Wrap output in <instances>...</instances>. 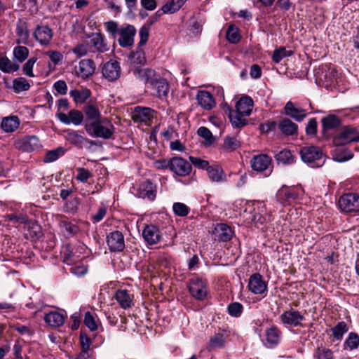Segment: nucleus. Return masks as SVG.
Wrapping results in <instances>:
<instances>
[{"label": "nucleus", "mask_w": 359, "mask_h": 359, "mask_svg": "<svg viewBox=\"0 0 359 359\" xmlns=\"http://www.w3.org/2000/svg\"><path fill=\"white\" fill-rule=\"evenodd\" d=\"M88 134L92 137L110 139L115 132L113 124L107 118H103L95 123H89L85 126Z\"/></svg>", "instance_id": "1"}, {"label": "nucleus", "mask_w": 359, "mask_h": 359, "mask_svg": "<svg viewBox=\"0 0 359 359\" xmlns=\"http://www.w3.org/2000/svg\"><path fill=\"white\" fill-rule=\"evenodd\" d=\"M338 206L344 213L359 212V195L355 193H347L340 196Z\"/></svg>", "instance_id": "2"}, {"label": "nucleus", "mask_w": 359, "mask_h": 359, "mask_svg": "<svg viewBox=\"0 0 359 359\" xmlns=\"http://www.w3.org/2000/svg\"><path fill=\"white\" fill-rule=\"evenodd\" d=\"M131 191L139 198L154 200L156 197V187L151 181H135Z\"/></svg>", "instance_id": "3"}, {"label": "nucleus", "mask_w": 359, "mask_h": 359, "mask_svg": "<svg viewBox=\"0 0 359 359\" xmlns=\"http://www.w3.org/2000/svg\"><path fill=\"white\" fill-rule=\"evenodd\" d=\"M353 142H357V128L353 126H343L333 138V144L335 146H341Z\"/></svg>", "instance_id": "4"}, {"label": "nucleus", "mask_w": 359, "mask_h": 359, "mask_svg": "<svg viewBox=\"0 0 359 359\" xmlns=\"http://www.w3.org/2000/svg\"><path fill=\"white\" fill-rule=\"evenodd\" d=\"M189 292L197 300L204 299L208 294L207 284L199 278H191L188 285Z\"/></svg>", "instance_id": "5"}, {"label": "nucleus", "mask_w": 359, "mask_h": 359, "mask_svg": "<svg viewBox=\"0 0 359 359\" xmlns=\"http://www.w3.org/2000/svg\"><path fill=\"white\" fill-rule=\"evenodd\" d=\"M102 74L103 77L110 82L116 81L121 74L120 63L112 60L108 61L104 64Z\"/></svg>", "instance_id": "6"}, {"label": "nucleus", "mask_w": 359, "mask_h": 359, "mask_svg": "<svg viewBox=\"0 0 359 359\" xmlns=\"http://www.w3.org/2000/svg\"><path fill=\"white\" fill-rule=\"evenodd\" d=\"M119 45L123 48H128L133 45L136 29L133 25H126L119 28Z\"/></svg>", "instance_id": "7"}, {"label": "nucleus", "mask_w": 359, "mask_h": 359, "mask_svg": "<svg viewBox=\"0 0 359 359\" xmlns=\"http://www.w3.org/2000/svg\"><path fill=\"white\" fill-rule=\"evenodd\" d=\"M280 319L285 325L298 327L302 325V322L305 318L299 311L290 309L288 311H284L280 316Z\"/></svg>", "instance_id": "8"}, {"label": "nucleus", "mask_w": 359, "mask_h": 359, "mask_svg": "<svg viewBox=\"0 0 359 359\" xmlns=\"http://www.w3.org/2000/svg\"><path fill=\"white\" fill-rule=\"evenodd\" d=\"M171 171L180 177H185L189 175L192 170L191 165L181 157L170 158Z\"/></svg>", "instance_id": "9"}, {"label": "nucleus", "mask_w": 359, "mask_h": 359, "mask_svg": "<svg viewBox=\"0 0 359 359\" xmlns=\"http://www.w3.org/2000/svg\"><path fill=\"white\" fill-rule=\"evenodd\" d=\"M130 71L135 77L145 83H149L150 86L153 84L157 78L160 77V75L157 74L154 70L149 68L132 67Z\"/></svg>", "instance_id": "10"}, {"label": "nucleus", "mask_w": 359, "mask_h": 359, "mask_svg": "<svg viewBox=\"0 0 359 359\" xmlns=\"http://www.w3.org/2000/svg\"><path fill=\"white\" fill-rule=\"evenodd\" d=\"M107 243L111 252H121L125 248L124 237L119 231L109 233L107 237Z\"/></svg>", "instance_id": "11"}, {"label": "nucleus", "mask_w": 359, "mask_h": 359, "mask_svg": "<svg viewBox=\"0 0 359 359\" xmlns=\"http://www.w3.org/2000/svg\"><path fill=\"white\" fill-rule=\"evenodd\" d=\"M248 289L256 294H262L267 290V284L262 276L258 273L252 274L248 280Z\"/></svg>", "instance_id": "12"}, {"label": "nucleus", "mask_w": 359, "mask_h": 359, "mask_svg": "<svg viewBox=\"0 0 359 359\" xmlns=\"http://www.w3.org/2000/svg\"><path fill=\"white\" fill-rule=\"evenodd\" d=\"M142 236L144 241L148 245H154L158 243L161 238V233L155 225H146L142 231Z\"/></svg>", "instance_id": "13"}, {"label": "nucleus", "mask_w": 359, "mask_h": 359, "mask_svg": "<svg viewBox=\"0 0 359 359\" xmlns=\"http://www.w3.org/2000/svg\"><path fill=\"white\" fill-rule=\"evenodd\" d=\"M301 158L306 163H313L322 158L323 153L319 147L315 146L305 147L300 150Z\"/></svg>", "instance_id": "14"}, {"label": "nucleus", "mask_w": 359, "mask_h": 359, "mask_svg": "<svg viewBox=\"0 0 359 359\" xmlns=\"http://www.w3.org/2000/svg\"><path fill=\"white\" fill-rule=\"evenodd\" d=\"M154 112L150 108L137 107L133 112V119L135 122L149 125L154 118Z\"/></svg>", "instance_id": "15"}, {"label": "nucleus", "mask_w": 359, "mask_h": 359, "mask_svg": "<svg viewBox=\"0 0 359 359\" xmlns=\"http://www.w3.org/2000/svg\"><path fill=\"white\" fill-rule=\"evenodd\" d=\"M53 35L52 29L48 26H37L34 32L36 40L43 46H47L50 43Z\"/></svg>", "instance_id": "16"}, {"label": "nucleus", "mask_w": 359, "mask_h": 359, "mask_svg": "<svg viewBox=\"0 0 359 359\" xmlns=\"http://www.w3.org/2000/svg\"><path fill=\"white\" fill-rule=\"evenodd\" d=\"M285 114L290 116L297 121H302L306 116V111L300 107H297L294 104L289 101L284 107Z\"/></svg>", "instance_id": "17"}, {"label": "nucleus", "mask_w": 359, "mask_h": 359, "mask_svg": "<svg viewBox=\"0 0 359 359\" xmlns=\"http://www.w3.org/2000/svg\"><path fill=\"white\" fill-rule=\"evenodd\" d=\"M90 47L93 52L104 53L109 50V46L105 42L104 36L100 33H94L90 41Z\"/></svg>", "instance_id": "18"}, {"label": "nucleus", "mask_w": 359, "mask_h": 359, "mask_svg": "<svg viewBox=\"0 0 359 359\" xmlns=\"http://www.w3.org/2000/svg\"><path fill=\"white\" fill-rule=\"evenodd\" d=\"M150 87L154 90V95L160 99L166 97L169 92L168 83L161 76L157 78Z\"/></svg>", "instance_id": "19"}, {"label": "nucleus", "mask_w": 359, "mask_h": 359, "mask_svg": "<svg viewBox=\"0 0 359 359\" xmlns=\"http://www.w3.org/2000/svg\"><path fill=\"white\" fill-rule=\"evenodd\" d=\"M271 163V158L266 154L255 156L250 161L251 166L254 170H266Z\"/></svg>", "instance_id": "20"}, {"label": "nucleus", "mask_w": 359, "mask_h": 359, "mask_svg": "<svg viewBox=\"0 0 359 359\" xmlns=\"http://www.w3.org/2000/svg\"><path fill=\"white\" fill-rule=\"evenodd\" d=\"M114 298L123 309H129L133 304V295L126 290H118L115 293Z\"/></svg>", "instance_id": "21"}, {"label": "nucleus", "mask_w": 359, "mask_h": 359, "mask_svg": "<svg viewBox=\"0 0 359 359\" xmlns=\"http://www.w3.org/2000/svg\"><path fill=\"white\" fill-rule=\"evenodd\" d=\"M95 69V65L92 60H81L79 63L76 74L79 76L86 79L91 76Z\"/></svg>", "instance_id": "22"}, {"label": "nucleus", "mask_w": 359, "mask_h": 359, "mask_svg": "<svg viewBox=\"0 0 359 359\" xmlns=\"http://www.w3.org/2000/svg\"><path fill=\"white\" fill-rule=\"evenodd\" d=\"M19 144V148L25 151H32L41 147L39 139L36 135L24 137Z\"/></svg>", "instance_id": "23"}, {"label": "nucleus", "mask_w": 359, "mask_h": 359, "mask_svg": "<svg viewBox=\"0 0 359 359\" xmlns=\"http://www.w3.org/2000/svg\"><path fill=\"white\" fill-rule=\"evenodd\" d=\"M83 112L85 114V126H86L89 123H95L96 121H98L100 119L103 118L101 116L99 109L93 104H89L85 106L83 109Z\"/></svg>", "instance_id": "24"}, {"label": "nucleus", "mask_w": 359, "mask_h": 359, "mask_svg": "<svg viewBox=\"0 0 359 359\" xmlns=\"http://www.w3.org/2000/svg\"><path fill=\"white\" fill-rule=\"evenodd\" d=\"M198 104L204 109L210 110L215 105V100L212 94L205 90L198 91L196 95Z\"/></svg>", "instance_id": "25"}, {"label": "nucleus", "mask_w": 359, "mask_h": 359, "mask_svg": "<svg viewBox=\"0 0 359 359\" xmlns=\"http://www.w3.org/2000/svg\"><path fill=\"white\" fill-rule=\"evenodd\" d=\"M321 123L323 126L322 133L324 135H327V131L340 126L341 121L337 116L329 114L322 118Z\"/></svg>", "instance_id": "26"}, {"label": "nucleus", "mask_w": 359, "mask_h": 359, "mask_svg": "<svg viewBox=\"0 0 359 359\" xmlns=\"http://www.w3.org/2000/svg\"><path fill=\"white\" fill-rule=\"evenodd\" d=\"M65 316L57 311H50L44 316L45 322L51 327H57L65 323Z\"/></svg>", "instance_id": "27"}, {"label": "nucleus", "mask_w": 359, "mask_h": 359, "mask_svg": "<svg viewBox=\"0 0 359 359\" xmlns=\"http://www.w3.org/2000/svg\"><path fill=\"white\" fill-rule=\"evenodd\" d=\"M226 337L225 331L223 330H219L217 332H215L210 339L208 346V349L212 350L222 348L224 346Z\"/></svg>", "instance_id": "28"}, {"label": "nucleus", "mask_w": 359, "mask_h": 359, "mask_svg": "<svg viewBox=\"0 0 359 359\" xmlns=\"http://www.w3.org/2000/svg\"><path fill=\"white\" fill-rule=\"evenodd\" d=\"M253 100L248 96L241 97L236 104V110L245 116H249L252 111Z\"/></svg>", "instance_id": "29"}, {"label": "nucleus", "mask_w": 359, "mask_h": 359, "mask_svg": "<svg viewBox=\"0 0 359 359\" xmlns=\"http://www.w3.org/2000/svg\"><path fill=\"white\" fill-rule=\"evenodd\" d=\"M245 218L248 222H250L257 228H262L266 222L265 217L255 208L248 213Z\"/></svg>", "instance_id": "30"}, {"label": "nucleus", "mask_w": 359, "mask_h": 359, "mask_svg": "<svg viewBox=\"0 0 359 359\" xmlns=\"http://www.w3.org/2000/svg\"><path fill=\"white\" fill-rule=\"evenodd\" d=\"M215 231L219 241L226 242L230 241L233 235V231L230 226L226 224H218L215 227Z\"/></svg>", "instance_id": "31"}, {"label": "nucleus", "mask_w": 359, "mask_h": 359, "mask_svg": "<svg viewBox=\"0 0 359 359\" xmlns=\"http://www.w3.org/2000/svg\"><path fill=\"white\" fill-rule=\"evenodd\" d=\"M280 130L286 135H293L297 132L298 126L290 119L284 118L278 125Z\"/></svg>", "instance_id": "32"}, {"label": "nucleus", "mask_w": 359, "mask_h": 359, "mask_svg": "<svg viewBox=\"0 0 359 359\" xmlns=\"http://www.w3.org/2000/svg\"><path fill=\"white\" fill-rule=\"evenodd\" d=\"M20 125V120L16 116H11L4 118L2 120L1 126L3 130L6 133L13 132Z\"/></svg>", "instance_id": "33"}, {"label": "nucleus", "mask_w": 359, "mask_h": 359, "mask_svg": "<svg viewBox=\"0 0 359 359\" xmlns=\"http://www.w3.org/2000/svg\"><path fill=\"white\" fill-rule=\"evenodd\" d=\"M69 95L75 102L82 104L90 97L91 93L87 88L82 90L75 89L71 90Z\"/></svg>", "instance_id": "34"}, {"label": "nucleus", "mask_w": 359, "mask_h": 359, "mask_svg": "<svg viewBox=\"0 0 359 359\" xmlns=\"http://www.w3.org/2000/svg\"><path fill=\"white\" fill-rule=\"evenodd\" d=\"M20 66L13 63L6 56H2L0 60V70L4 73H11L19 69Z\"/></svg>", "instance_id": "35"}, {"label": "nucleus", "mask_w": 359, "mask_h": 359, "mask_svg": "<svg viewBox=\"0 0 359 359\" xmlns=\"http://www.w3.org/2000/svg\"><path fill=\"white\" fill-rule=\"evenodd\" d=\"M130 63L134 65L133 67H136V65H144L146 63V57L144 52L138 46L135 52H132L129 57Z\"/></svg>", "instance_id": "36"}, {"label": "nucleus", "mask_w": 359, "mask_h": 359, "mask_svg": "<svg viewBox=\"0 0 359 359\" xmlns=\"http://www.w3.org/2000/svg\"><path fill=\"white\" fill-rule=\"evenodd\" d=\"M30 88V84L24 77H18L13 81L12 89L15 93L27 91Z\"/></svg>", "instance_id": "37"}, {"label": "nucleus", "mask_w": 359, "mask_h": 359, "mask_svg": "<svg viewBox=\"0 0 359 359\" xmlns=\"http://www.w3.org/2000/svg\"><path fill=\"white\" fill-rule=\"evenodd\" d=\"M245 115L239 113L237 110L230 112L229 118L233 127L240 128L245 126L248 123L244 118Z\"/></svg>", "instance_id": "38"}, {"label": "nucleus", "mask_w": 359, "mask_h": 359, "mask_svg": "<svg viewBox=\"0 0 359 359\" xmlns=\"http://www.w3.org/2000/svg\"><path fill=\"white\" fill-rule=\"evenodd\" d=\"M206 170L211 180H222L226 177L222 167L218 164L209 165Z\"/></svg>", "instance_id": "39"}, {"label": "nucleus", "mask_w": 359, "mask_h": 359, "mask_svg": "<svg viewBox=\"0 0 359 359\" xmlns=\"http://www.w3.org/2000/svg\"><path fill=\"white\" fill-rule=\"evenodd\" d=\"M348 326L344 321L339 322L331 330L332 336L337 341H341L345 333L348 332Z\"/></svg>", "instance_id": "40"}, {"label": "nucleus", "mask_w": 359, "mask_h": 359, "mask_svg": "<svg viewBox=\"0 0 359 359\" xmlns=\"http://www.w3.org/2000/svg\"><path fill=\"white\" fill-rule=\"evenodd\" d=\"M280 331L276 327H271L266 331V340L271 345H276L280 339Z\"/></svg>", "instance_id": "41"}, {"label": "nucleus", "mask_w": 359, "mask_h": 359, "mask_svg": "<svg viewBox=\"0 0 359 359\" xmlns=\"http://www.w3.org/2000/svg\"><path fill=\"white\" fill-rule=\"evenodd\" d=\"M276 160L282 164H290L294 161V156L290 150L284 149L275 156Z\"/></svg>", "instance_id": "42"}, {"label": "nucleus", "mask_w": 359, "mask_h": 359, "mask_svg": "<svg viewBox=\"0 0 359 359\" xmlns=\"http://www.w3.org/2000/svg\"><path fill=\"white\" fill-rule=\"evenodd\" d=\"M25 224L32 238H39L41 236V226L37 222L28 219V222Z\"/></svg>", "instance_id": "43"}, {"label": "nucleus", "mask_w": 359, "mask_h": 359, "mask_svg": "<svg viewBox=\"0 0 359 359\" xmlns=\"http://www.w3.org/2000/svg\"><path fill=\"white\" fill-rule=\"evenodd\" d=\"M29 53V49L26 46H15L13 49L14 59L21 63L28 57Z\"/></svg>", "instance_id": "44"}, {"label": "nucleus", "mask_w": 359, "mask_h": 359, "mask_svg": "<svg viewBox=\"0 0 359 359\" xmlns=\"http://www.w3.org/2000/svg\"><path fill=\"white\" fill-rule=\"evenodd\" d=\"M226 39L231 43H237L241 39V35L239 34L238 28L231 25L226 31Z\"/></svg>", "instance_id": "45"}, {"label": "nucleus", "mask_w": 359, "mask_h": 359, "mask_svg": "<svg viewBox=\"0 0 359 359\" xmlns=\"http://www.w3.org/2000/svg\"><path fill=\"white\" fill-rule=\"evenodd\" d=\"M359 346V336L355 332H350L348 338L344 342V348H349L350 350L355 349Z\"/></svg>", "instance_id": "46"}, {"label": "nucleus", "mask_w": 359, "mask_h": 359, "mask_svg": "<svg viewBox=\"0 0 359 359\" xmlns=\"http://www.w3.org/2000/svg\"><path fill=\"white\" fill-rule=\"evenodd\" d=\"M80 341L81 346V352L80 354H83L86 358H89L88 351L91 345V339L85 333H81Z\"/></svg>", "instance_id": "47"}, {"label": "nucleus", "mask_w": 359, "mask_h": 359, "mask_svg": "<svg viewBox=\"0 0 359 359\" xmlns=\"http://www.w3.org/2000/svg\"><path fill=\"white\" fill-rule=\"evenodd\" d=\"M172 210L177 216L186 217L190 212V208L184 203L180 202L174 203Z\"/></svg>", "instance_id": "48"}, {"label": "nucleus", "mask_w": 359, "mask_h": 359, "mask_svg": "<svg viewBox=\"0 0 359 359\" xmlns=\"http://www.w3.org/2000/svg\"><path fill=\"white\" fill-rule=\"evenodd\" d=\"M65 153V150L62 147H59L56 149L50 150L46 153L44 156L43 161L45 163H50L56 161L60 156H62Z\"/></svg>", "instance_id": "49"}, {"label": "nucleus", "mask_w": 359, "mask_h": 359, "mask_svg": "<svg viewBox=\"0 0 359 359\" xmlns=\"http://www.w3.org/2000/svg\"><path fill=\"white\" fill-rule=\"evenodd\" d=\"M353 154L348 149L336 150L334 159L337 162H344L351 159Z\"/></svg>", "instance_id": "50"}, {"label": "nucleus", "mask_w": 359, "mask_h": 359, "mask_svg": "<svg viewBox=\"0 0 359 359\" xmlns=\"http://www.w3.org/2000/svg\"><path fill=\"white\" fill-rule=\"evenodd\" d=\"M240 145V142L236 137H226L224 140L223 149L228 151H232L238 148Z\"/></svg>", "instance_id": "51"}, {"label": "nucleus", "mask_w": 359, "mask_h": 359, "mask_svg": "<svg viewBox=\"0 0 359 359\" xmlns=\"http://www.w3.org/2000/svg\"><path fill=\"white\" fill-rule=\"evenodd\" d=\"M292 53V50H287L284 47H280L273 52L272 59L275 63H279L283 58L290 56Z\"/></svg>", "instance_id": "52"}, {"label": "nucleus", "mask_w": 359, "mask_h": 359, "mask_svg": "<svg viewBox=\"0 0 359 359\" xmlns=\"http://www.w3.org/2000/svg\"><path fill=\"white\" fill-rule=\"evenodd\" d=\"M315 356L318 359H333V352L325 347V346H320L318 347L315 351Z\"/></svg>", "instance_id": "53"}, {"label": "nucleus", "mask_w": 359, "mask_h": 359, "mask_svg": "<svg viewBox=\"0 0 359 359\" xmlns=\"http://www.w3.org/2000/svg\"><path fill=\"white\" fill-rule=\"evenodd\" d=\"M227 311L231 316L237 318L242 314L243 306L239 302H233L228 305Z\"/></svg>", "instance_id": "54"}, {"label": "nucleus", "mask_w": 359, "mask_h": 359, "mask_svg": "<svg viewBox=\"0 0 359 359\" xmlns=\"http://www.w3.org/2000/svg\"><path fill=\"white\" fill-rule=\"evenodd\" d=\"M37 61L36 57L29 58L22 67V72L24 74L29 77H34L33 67Z\"/></svg>", "instance_id": "55"}, {"label": "nucleus", "mask_w": 359, "mask_h": 359, "mask_svg": "<svg viewBox=\"0 0 359 359\" xmlns=\"http://www.w3.org/2000/svg\"><path fill=\"white\" fill-rule=\"evenodd\" d=\"M60 226L63 229L69 236H73L76 234L79 230L77 226L68 222L67 220H61L60 222Z\"/></svg>", "instance_id": "56"}, {"label": "nucleus", "mask_w": 359, "mask_h": 359, "mask_svg": "<svg viewBox=\"0 0 359 359\" xmlns=\"http://www.w3.org/2000/svg\"><path fill=\"white\" fill-rule=\"evenodd\" d=\"M70 123L74 125H79L84 120L82 112L79 110L72 109L69 112Z\"/></svg>", "instance_id": "57"}, {"label": "nucleus", "mask_w": 359, "mask_h": 359, "mask_svg": "<svg viewBox=\"0 0 359 359\" xmlns=\"http://www.w3.org/2000/svg\"><path fill=\"white\" fill-rule=\"evenodd\" d=\"M6 220L19 224H27L28 222V217L26 215H15L9 214L5 216Z\"/></svg>", "instance_id": "58"}, {"label": "nucleus", "mask_w": 359, "mask_h": 359, "mask_svg": "<svg viewBox=\"0 0 359 359\" xmlns=\"http://www.w3.org/2000/svg\"><path fill=\"white\" fill-rule=\"evenodd\" d=\"M189 159L191 164H193L196 168L198 169L206 170L210 165L208 161L201 159L198 157L190 156Z\"/></svg>", "instance_id": "59"}, {"label": "nucleus", "mask_w": 359, "mask_h": 359, "mask_svg": "<svg viewBox=\"0 0 359 359\" xmlns=\"http://www.w3.org/2000/svg\"><path fill=\"white\" fill-rule=\"evenodd\" d=\"M84 324L91 331H95L97 329V322L93 316L90 312H86L85 313Z\"/></svg>", "instance_id": "60"}, {"label": "nucleus", "mask_w": 359, "mask_h": 359, "mask_svg": "<svg viewBox=\"0 0 359 359\" xmlns=\"http://www.w3.org/2000/svg\"><path fill=\"white\" fill-rule=\"evenodd\" d=\"M149 25H144L140 29V40L138 43V46L141 47L146 44L149 39Z\"/></svg>", "instance_id": "61"}, {"label": "nucleus", "mask_w": 359, "mask_h": 359, "mask_svg": "<svg viewBox=\"0 0 359 359\" xmlns=\"http://www.w3.org/2000/svg\"><path fill=\"white\" fill-rule=\"evenodd\" d=\"M80 204L79 198H74L66 202L65 208L67 212L74 213L77 211L79 205Z\"/></svg>", "instance_id": "62"}, {"label": "nucleus", "mask_w": 359, "mask_h": 359, "mask_svg": "<svg viewBox=\"0 0 359 359\" xmlns=\"http://www.w3.org/2000/svg\"><path fill=\"white\" fill-rule=\"evenodd\" d=\"M197 134L204 138L208 144H211L213 141V136L210 130L205 127H200L197 130Z\"/></svg>", "instance_id": "63"}, {"label": "nucleus", "mask_w": 359, "mask_h": 359, "mask_svg": "<svg viewBox=\"0 0 359 359\" xmlns=\"http://www.w3.org/2000/svg\"><path fill=\"white\" fill-rule=\"evenodd\" d=\"M107 31L115 38L116 34H118L119 28L118 24L114 21H109L105 23Z\"/></svg>", "instance_id": "64"}]
</instances>
